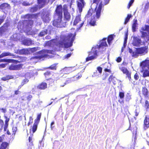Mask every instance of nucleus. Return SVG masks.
<instances>
[{
    "label": "nucleus",
    "instance_id": "nucleus-50",
    "mask_svg": "<svg viewBox=\"0 0 149 149\" xmlns=\"http://www.w3.org/2000/svg\"><path fill=\"white\" fill-rule=\"evenodd\" d=\"M22 4L24 6H28L30 4L29 3H28L26 2H24Z\"/></svg>",
    "mask_w": 149,
    "mask_h": 149
},
{
    "label": "nucleus",
    "instance_id": "nucleus-51",
    "mask_svg": "<svg viewBox=\"0 0 149 149\" xmlns=\"http://www.w3.org/2000/svg\"><path fill=\"white\" fill-rule=\"evenodd\" d=\"M29 80L27 79H25L24 80L23 82H22V85H23L24 84L28 82Z\"/></svg>",
    "mask_w": 149,
    "mask_h": 149
},
{
    "label": "nucleus",
    "instance_id": "nucleus-22",
    "mask_svg": "<svg viewBox=\"0 0 149 149\" xmlns=\"http://www.w3.org/2000/svg\"><path fill=\"white\" fill-rule=\"evenodd\" d=\"M73 68L74 67H66L63 68V71L66 72V73H68L74 70Z\"/></svg>",
    "mask_w": 149,
    "mask_h": 149
},
{
    "label": "nucleus",
    "instance_id": "nucleus-40",
    "mask_svg": "<svg viewBox=\"0 0 149 149\" xmlns=\"http://www.w3.org/2000/svg\"><path fill=\"white\" fill-rule=\"evenodd\" d=\"M13 132V134L15 135L16 131L17 130V128L16 127H13L12 129Z\"/></svg>",
    "mask_w": 149,
    "mask_h": 149
},
{
    "label": "nucleus",
    "instance_id": "nucleus-10",
    "mask_svg": "<svg viewBox=\"0 0 149 149\" xmlns=\"http://www.w3.org/2000/svg\"><path fill=\"white\" fill-rule=\"evenodd\" d=\"M94 15L95 14H93L92 13L91 10H90L88 11L87 14L86 15L85 17L86 18H88L90 17L92 15H93V16L91 17V20L89 22L90 24L92 26H94L95 25L96 20L95 17H94Z\"/></svg>",
    "mask_w": 149,
    "mask_h": 149
},
{
    "label": "nucleus",
    "instance_id": "nucleus-33",
    "mask_svg": "<svg viewBox=\"0 0 149 149\" xmlns=\"http://www.w3.org/2000/svg\"><path fill=\"white\" fill-rule=\"evenodd\" d=\"M115 79H116L113 76H110V77L109 78V81H112V82L114 84H116V81H113Z\"/></svg>",
    "mask_w": 149,
    "mask_h": 149
},
{
    "label": "nucleus",
    "instance_id": "nucleus-55",
    "mask_svg": "<svg viewBox=\"0 0 149 149\" xmlns=\"http://www.w3.org/2000/svg\"><path fill=\"white\" fill-rule=\"evenodd\" d=\"M9 120V118H7L5 121V123L6 125H8V122Z\"/></svg>",
    "mask_w": 149,
    "mask_h": 149
},
{
    "label": "nucleus",
    "instance_id": "nucleus-36",
    "mask_svg": "<svg viewBox=\"0 0 149 149\" xmlns=\"http://www.w3.org/2000/svg\"><path fill=\"white\" fill-rule=\"evenodd\" d=\"M41 114H39L38 116L36 119L35 120V123H37L38 124L41 118Z\"/></svg>",
    "mask_w": 149,
    "mask_h": 149
},
{
    "label": "nucleus",
    "instance_id": "nucleus-15",
    "mask_svg": "<svg viewBox=\"0 0 149 149\" xmlns=\"http://www.w3.org/2000/svg\"><path fill=\"white\" fill-rule=\"evenodd\" d=\"M22 65L21 64L15 65L12 64L9 67V69L10 70H18L22 67Z\"/></svg>",
    "mask_w": 149,
    "mask_h": 149
},
{
    "label": "nucleus",
    "instance_id": "nucleus-46",
    "mask_svg": "<svg viewBox=\"0 0 149 149\" xmlns=\"http://www.w3.org/2000/svg\"><path fill=\"white\" fill-rule=\"evenodd\" d=\"M97 69L98 71L99 72H98L101 74L102 72V68L100 67H98L97 68Z\"/></svg>",
    "mask_w": 149,
    "mask_h": 149
},
{
    "label": "nucleus",
    "instance_id": "nucleus-13",
    "mask_svg": "<svg viewBox=\"0 0 149 149\" xmlns=\"http://www.w3.org/2000/svg\"><path fill=\"white\" fill-rule=\"evenodd\" d=\"M132 44L134 46L139 47L145 45V42L141 41V40L139 38H135L133 40Z\"/></svg>",
    "mask_w": 149,
    "mask_h": 149
},
{
    "label": "nucleus",
    "instance_id": "nucleus-44",
    "mask_svg": "<svg viewBox=\"0 0 149 149\" xmlns=\"http://www.w3.org/2000/svg\"><path fill=\"white\" fill-rule=\"evenodd\" d=\"M34 17V15H31L30 14L27 15L26 16V18H33Z\"/></svg>",
    "mask_w": 149,
    "mask_h": 149
},
{
    "label": "nucleus",
    "instance_id": "nucleus-35",
    "mask_svg": "<svg viewBox=\"0 0 149 149\" xmlns=\"http://www.w3.org/2000/svg\"><path fill=\"white\" fill-rule=\"evenodd\" d=\"M13 60L11 59H1L0 60V62H12Z\"/></svg>",
    "mask_w": 149,
    "mask_h": 149
},
{
    "label": "nucleus",
    "instance_id": "nucleus-42",
    "mask_svg": "<svg viewBox=\"0 0 149 149\" xmlns=\"http://www.w3.org/2000/svg\"><path fill=\"white\" fill-rule=\"evenodd\" d=\"M134 79L136 80H138L139 78V77L138 74L137 73H136L134 75Z\"/></svg>",
    "mask_w": 149,
    "mask_h": 149
},
{
    "label": "nucleus",
    "instance_id": "nucleus-7",
    "mask_svg": "<svg viewBox=\"0 0 149 149\" xmlns=\"http://www.w3.org/2000/svg\"><path fill=\"white\" fill-rule=\"evenodd\" d=\"M106 40V38H105L102 40L100 42V45L99 46L97 45L95 47H93L92 49V50L93 51H94L96 49H98V50L100 52H101L102 51H104L105 50V48L103 47H105L107 45V44L105 41Z\"/></svg>",
    "mask_w": 149,
    "mask_h": 149
},
{
    "label": "nucleus",
    "instance_id": "nucleus-12",
    "mask_svg": "<svg viewBox=\"0 0 149 149\" xmlns=\"http://www.w3.org/2000/svg\"><path fill=\"white\" fill-rule=\"evenodd\" d=\"M42 18L43 21L45 22H49L51 19L50 13L47 11L43 13L42 16Z\"/></svg>",
    "mask_w": 149,
    "mask_h": 149
},
{
    "label": "nucleus",
    "instance_id": "nucleus-1",
    "mask_svg": "<svg viewBox=\"0 0 149 149\" xmlns=\"http://www.w3.org/2000/svg\"><path fill=\"white\" fill-rule=\"evenodd\" d=\"M76 35V33L74 32V33H70L68 36L61 35L59 42H58L57 40L54 39L48 41L47 45L52 47L56 45L60 47H64L67 48L72 46Z\"/></svg>",
    "mask_w": 149,
    "mask_h": 149
},
{
    "label": "nucleus",
    "instance_id": "nucleus-27",
    "mask_svg": "<svg viewBox=\"0 0 149 149\" xmlns=\"http://www.w3.org/2000/svg\"><path fill=\"white\" fill-rule=\"evenodd\" d=\"M9 5L7 3H5L2 4L0 6V9H4L6 8H9Z\"/></svg>",
    "mask_w": 149,
    "mask_h": 149
},
{
    "label": "nucleus",
    "instance_id": "nucleus-20",
    "mask_svg": "<svg viewBox=\"0 0 149 149\" xmlns=\"http://www.w3.org/2000/svg\"><path fill=\"white\" fill-rule=\"evenodd\" d=\"M47 0H38L39 7L41 8L46 4Z\"/></svg>",
    "mask_w": 149,
    "mask_h": 149
},
{
    "label": "nucleus",
    "instance_id": "nucleus-48",
    "mask_svg": "<svg viewBox=\"0 0 149 149\" xmlns=\"http://www.w3.org/2000/svg\"><path fill=\"white\" fill-rule=\"evenodd\" d=\"M134 1V0H131V1L130 2V3L128 4V6L127 8H130V6H131V5L132 4V3H133Z\"/></svg>",
    "mask_w": 149,
    "mask_h": 149
},
{
    "label": "nucleus",
    "instance_id": "nucleus-60",
    "mask_svg": "<svg viewBox=\"0 0 149 149\" xmlns=\"http://www.w3.org/2000/svg\"><path fill=\"white\" fill-rule=\"evenodd\" d=\"M32 98V96L31 95H29L27 97V100L29 101Z\"/></svg>",
    "mask_w": 149,
    "mask_h": 149
},
{
    "label": "nucleus",
    "instance_id": "nucleus-41",
    "mask_svg": "<svg viewBox=\"0 0 149 149\" xmlns=\"http://www.w3.org/2000/svg\"><path fill=\"white\" fill-rule=\"evenodd\" d=\"M145 107L149 108V102L147 100L145 101Z\"/></svg>",
    "mask_w": 149,
    "mask_h": 149
},
{
    "label": "nucleus",
    "instance_id": "nucleus-54",
    "mask_svg": "<svg viewBox=\"0 0 149 149\" xmlns=\"http://www.w3.org/2000/svg\"><path fill=\"white\" fill-rule=\"evenodd\" d=\"M134 129L132 131L133 133H136L137 132V128L135 127Z\"/></svg>",
    "mask_w": 149,
    "mask_h": 149
},
{
    "label": "nucleus",
    "instance_id": "nucleus-19",
    "mask_svg": "<svg viewBox=\"0 0 149 149\" xmlns=\"http://www.w3.org/2000/svg\"><path fill=\"white\" fill-rule=\"evenodd\" d=\"M38 124L37 123H35L32 127L30 129V133L32 132L33 134L36 132L37 129Z\"/></svg>",
    "mask_w": 149,
    "mask_h": 149
},
{
    "label": "nucleus",
    "instance_id": "nucleus-43",
    "mask_svg": "<svg viewBox=\"0 0 149 149\" xmlns=\"http://www.w3.org/2000/svg\"><path fill=\"white\" fill-rule=\"evenodd\" d=\"M142 31H146V25H145L144 26H143L141 28V30H140V32Z\"/></svg>",
    "mask_w": 149,
    "mask_h": 149
},
{
    "label": "nucleus",
    "instance_id": "nucleus-31",
    "mask_svg": "<svg viewBox=\"0 0 149 149\" xmlns=\"http://www.w3.org/2000/svg\"><path fill=\"white\" fill-rule=\"evenodd\" d=\"M131 14H128L127 17L126 18L125 22V24H126L129 21L130 19L132 17Z\"/></svg>",
    "mask_w": 149,
    "mask_h": 149
},
{
    "label": "nucleus",
    "instance_id": "nucleus-23",
    "mask_svg": "<svg viewBox=\"0 0 149 149\" xmlns=\"http://www.w3.org/2000/svg\"><path fill=\"white\" fill-rule=\"evenodd\" d=\"M127 36H128L127 33L125 34V40H124V44H123V47L122 48V49H121V52H122L123 51L124 49L125 48V47L126 46L127 40Z\"/></svg>",
    "mask_w": 149,
    "mask_h": 149
},
{
    "label": "nucleus",
    "instance_id": "nucleus-28",
    "mask_svg": "<svg viewBox=\"0 0 149 149\" xmlns=\"http://www.w3.org/2000/svg\"><path fill=\"white\" fill-rule=\"evenodd\" d=\"M8 145V143L6 142L2 143L1 145L0 149H5Z\"/></svg>",
    "mask_w": 149,
    "mask_h": 149
},
{
    "label": "nucleus",
    "instance_id": "nucleus-8",
    "mask_svg": "<svg viewBox=\"0 0 149 149\" xmlns=\"http://www.w3.org/2000/svg\"><path fill=\"white\" fill-rule=\"evenodd\" d=\"M49 51L46 50H43L38 52L39 55L38 56H35L31 58V60L36 59H40L44 57H46Z\"/></svg>",
    "mask_w": 149,
    "mask_h": 149
},
{
    "label": "nucleus",
    "instance_id": "nucleus-58",
    "mask_svg": "<svg viewBox=\"0 0 149 149\" xmlns=\"http://www.w3.org/2000/svg\"><path fill=\"white\" fill-rule=\"evenodd\" d=\"M103 76H104V77H103L102 79L103 80H104L107 77V75L106 74H103Z\"/></svg>",
    "mask_w": 149,
    "mask_h": 149
},
{
    "label": "nucleus",
    "instance_id": "nucleus-5",
    "mask_svg": "<svg viewBox=\"0 0 149 149\" xmlns=\"http://www.w3.org/2000/svg\"><path fill=\"white\" fill-rule=\"evenodd\" d=\"M141 66L142 68L143 77L149 76V60H146L143 61L141 64Z\"/></svg>",
    "mask_w": 149,
    "mask_h": 149
},
{
    "label": "nucleus",
    "instance_id": "nucleus-39",
    "mask_svg": "<svg viewBox=\"0 0 149 149\" xmlns=\"http://www.w3.org/2000/svg\"><path fill=\"white\" fill-rule=\"evenodd\" d=\"M119 96L120 99L123 98L124 96V93L122 92H120L119 93Z\"/></svg>",
    "mask_w": 149,
    "mask_h": 149
},
{
    "label": "nucleus",
    "instance_id": "nucleus-6",
    "mask_svg": "<svg viewBox=\"0 0 149 149\" xmlns=\"http://www.w3.org/2000/svg\"><path fill=\"white\" fill-rule=\"evenodd\" d=\"M147 49L148 47L146 46L136 49V53H134L133 56L137 57L139 54L141 55H144L147 53Z\"/></svg>",
    "mask_w": 149,
    "mask_h": 149
},
{
    "label": "nucleus",
    "instance_id": "nucleus-30",
    "mask_svg": "<svg viewBox=\"0 0 149 149\" xmlns=\"http://www.w3.org/2000/svg\"><path fill=\"white\" fill-rule=\"evenodd\" d=\"M13 77L10 76H7L6 77H4L1 78V79L4 81H6L9 79L13 78Z\"/></svg>",
    "mask_w": 149,
    "mask_h": 149
},
{
    "label": "nucleus",
    "instance_id": "nucleus-38",
    "mask_svg": "<svg viewBox=\"0 0 149 149\" xmlns=\"http://www.w3.org/2000/svg\"><path fill=\"white\" fill-rule=\"evenodd\" d=\"M129 52L131 54V55L133 57H136L133 56V54H134V53H136V50L135 52H133L132 49L130 48L129 49Z\"/></svg>",
    "mask_w": 149,
    "mask_h": 149
},
{
    "label": "nucleus",
    "instance_id": "nucleus-45",
    "mask_svg": "<svg viewBox=\"0 0 149 149\" xmlns=\"http://www.w3.org/2000/svg\"><path fill=\"white\" fill-rule=\"evenodd\" d=\"M44 74L46 78L47 77V76H50L51 75V73L49 72H45V73H44Z\"/></svg>",
    "mask_w": 149,
    "mask_h": 149
},
{
    "label": "nucleus",
    "instance_id": "nucleus-17",
    "mask_svg": "<svg viewBox=\"0 0 149 149\" xmlns=\"http://www.w3.org/2000/svg\"><path fill=\"white\" fill-rule=\"evenodd\" d=\"M137 22V20L136 19H134L133 20V24L132 25V30L133 32L136 31V28L138 26V24Z\"/></svg>",
    "mask_w": 149,
    "mask_h": 149
},
{
    "label": "nucleus",
    "instance_id": "nucleus-61",
    "mask_svg": "<svg viewBox=\"0 0 149 149\" xmlns=\"http://www.w3.org/2000/svg\"><path fill=\"white\" fill-rule=\"evenodd\" d=\"M29 23L30 25H31L33 24V22L32 20H30L29 21Z\"/></svg>",
    "mask_w": 149,
    "mask_h": 149
},
{
    "label": "nucleus",
    "instance_id": "nucleus-25",
    "mask_svg": "<svg viewBox=\"0 0 149 149\" xmlns=\"http://www.w3.org/2000/svg\"><path fill=\"white\" fill-rule=\"evenodd\" d=\"M47 84L45 83H42L38 87V88L41 89H44L47 88Z\"/></svg>",
    "mask_w": 149,
    "mask_h": 149
},
{
    "label": "nucleus",
    "instance_id": "nucleus-59",
    "mask_svg": "<svg viewBox=\"0 0 149 149\" xmlns=\"http://www.w3.org/2000/svg\"><path fill=\"white\" fill-rule=\"evenodd\" d=\"M121 58L120 57H118L116 60V61L118 62H120L121 61Z\"/></svg>",
    "mask_w": 149,
    "mask_h": 149
},
{
    "label": "nucleus",
    "instance_id": "nucleus-62",
    "mask_svg": "<svg viewBox=\"0 0 149 149\" xmlns=\"http://www.w3.org/2000/svg\"><path fill=\"white\" fill-rule=\"evenodd\" d=\"M3 112L5 113L6 112V109H5L2 108L1 109Z\"/></svg>",
    "mask_w": 149,
    "mask_h": 149
},
{
    "label": "nucleus",
    "instance_id": "nucleus-49",
    "mask_svg": "<svg viewBox=\"0 0 149 149\" xmlns=\"http://www.w3.org/2000/svg\"><path fill=\"white\" fill-rule=\"evenodd\" d=\"M33 119L32 117H30L29 121L28 123V125H29L33 122Z\"/></svg>",
    "mask_w": 149,
    "mask_h": 149
},
{
    "label": "nucleus",
    "instance_id": "nucleus-34",
    "mask_svg": "<svg viewBox=\"0 0 149 149\" xmlns=\"http://www.w3.org/2000/svg\"><path fill=\"white\" fill-rule=\"evenodd\" d=\"M113 37L112 35L109 36L107 39L108 42L110 45L111 44V41L113 40Z\"/></svg>",
    "mask_w": 149,
    "mask_h": 149
},
{
    "label": "nucleus",
    "instance_id": "nucleus-3",
    "mask_svg": "<svg viewBox=\"0 0 149 149\" xmlns=\"http://www.w3.org/2000/svg\"><path fill=\"white\" fill-rule=\"evenodd\" d=\"M110 0H94L91 6L92 10H95L96 17L98 19L100 16L101 12L102 5H106L109 3Z\"/></svg>",
    "mask_w": 149,
    "mask_h": 149
},
{
    "label": "nucleus",
    "instance_id": "nucleus-32",
    "mask_svg": "<svg viewBox=\"0 0 149 149\" xmlns=\"http://www.w3.org/2000/svg\"><path fill=\"white\" fill-rule=\"evenodd\" d=\"M100 74L96 70L93 73V74L92 75V77H99Z\"/></svg>",
    "mask_w": 149,
    "mask_h": 149
},
{
    "label": "nucleus",
    "instance_id": "nucleus-64",
    "mask_svg": "<svg viewBox=\"0 0 149 149\" xmlns=\"http://www.w3.org/2000/svg\"><path fill=\"white\" fill-rule=\"evenodd\" d=\"M146 31L149 32V25H146Z\"/></svg>",
    "mask_w": 149,
    "mask_h": 149
},
{
    "label": "nucleus",
    "instance_id": "nucleus-63",
    "mask_svg": "<svg viewBox=\"0 0 149 149\" xmlns=\"http://www.w3.org/2000/svg\"><path fill=\"white\" fill-rule=\"evenodd\" d=\"M71 55V54H68L66 55V56H65V57L66 58H68V57H69Z\"/></svg>",
    "mask_w": 149,
    "mask_h": 149
},
{
    "label": "nucleus",
    "instance_id": "nucleus-47",
    "mask_svg": "<svg viewBox=\"0 0 149 149\" xmlns=\"http://www.w3.org/2000/svg\"><path fill=\"white\" fill-rule=\"evenodd\" d=\"M37 9V7H35L33 8H32L31 10V11L32 12H34L36 11Z\"/></svg>",
    "mask_w": 149,
    "mask_h": 149
},
{
    "label": "nucleus",
    "instance_id": "nucleus-2",
    "mask_svg": "<svg viewBox=\"0 0 149 149\" xmlns=\"http://www.w3.org/2000/svg\"><path fill=\"white\" fill-rule=\"evenodd\" d=\"M78 9V15L76 16L74 20L73 25L76 26V29L79 30L82 26L84 24V21L81 20V14L82 9L85 5L84 0H77V1Z\"/></svg>",
    "mask_w": 149,
    "mask_h": 149
},
{
    "label": "nucleus",
    "instance_id": "nucleus-53",
    "mask_svg": "<svg viewBox=\"0 0 149 149\" xmlns=\"http://www.w3.org/2000/svg\"><path fill=\"white\" fill-rule=\"evenodd\" d=\"M3 121L2 122H0V130H1L2 127V126L3 125Z\"/></svg>",
    "mask_w": 149,
    "mask_h": 149
},
{
    "label": "nucleus",
    "instance_id": "nucleus-18",
    "mask_svg": "<svg viewBox=\"0 0 149 149\" xmlns=\"http://www.w3.org/2000/svg\"><path fill=\"white\" fill-rule=\"evenodd\" d=\"M94 51L95 52L94 53V55L93 56H90L89 57L86 58V61H88L89 60H91L93 59L96 58V55L97 54V50L95 49ZM93 51H94V50Z\"/></svg>",
    "mask_w": 149,
    "mask_h": 149
},
{
    "label": "nucleus",
    "instance_id": "nucleus-29",
    "mask_svg": "<svg viewBox=\"0 0 149 149\" xmlns=\"http://www.w3.org/2000/svg\"><path fill=\"white\" fill-rule=\"evenodd\" d=\"M11 55V54L9 52H4L2 53L0 55V58H2Z\"/></svg>",
    "mask_w": 149,
    "mask_h": 149
},
{
    "label": "nucleus",
    "instance_id": "nucleus-11",
    "mask_svg": "<svg viewBox=\"0 0 149 149\" xmlns=\"http://www.w3.org/2000/svg\"><path fill=\"white\" fill-rule=\"evenodd\" d=\"M120 69L124 74H125L126 75L127 77L130 81L132 83L134 82V81L132 79H131V73L127 70V68L125 67H122L120 68Z\"/></svg>",
    "mask_w": 149,
    "mask_h": 149
},
{
    "label": "nucleus",
    "instance_id": "nucleus-4",
    "mask_svg": "<svg viewBox=\"0 0 149 149\" xmlns=\"http://www.w3.org/2000/svg\"><path fill=\"white\" fill-rule=\"evenodd\" d=\"M62 6L59 5L57 6L56 10V13L55 15V20L53 22L54 26L57 27H61L63 25L62 21Z\"/></svg>",
    "mask_w": 149,
    "mask_h": 149
},
{
    "label": "nucleus",
    "instance_id": "nucleus-52",
    "mask_svg": "<svg viewBox=\"0 0 149 149\" xmlns=\"http://www.w3.org/2000/svg\"><path fill=\"white\" fill-rule=\"evenodd\" d=\"M126 98L128 100H129L131 99V95H130L129 94L127 93Z\"/></svg>",
    "mask_w": 149,
    "mask_h": 149
},
{
    "label": "nucleus",
    "instance_id": "nucleus-56",
    "mask_svg": "<svg viewBox=\"0 0 149 149\" xmlns=\"http://www.w3.org/2000/svg\"><path fill=\"white\" fill-rule=\"evenodd\" d=\"M104 71L105 72H111V70L110 69H108L107 68H105L104 69Z\"/></svg>",
    "mask_w": 149,
    "mask_h": 149
},
{
    "label": "nucleus",
    "instance_id": "nucleus-57",
    "mask_svg": "<svg viewBox=\"0 0 149 149\" xmlns=\"http://www.w3.org/2000/svg\"><path fill=\"white\" fill-rule=\"evenodd\" d=\"M50 68L52 70L56 69V67L55 65H52L50 67Z\"/></svg>",
    "mask_w": 149,
    "mask_h": 149
},
{
    "label": "nucleus",
    "instance_id": "nucleus-14",
    "mask_svg": "<svg viewBox=\"0 0 149 149\" xmlns=\"http://www.w3.org/2000/svg\"><path fill=\"white\" fill-rule=\"evenodd\" d=\"M67 7L66 5L63 6V11L64 19L68 21L70 18V15L67 10Z\"/></svg>",
    "mask_w": 149,
    "mask_h": 149
},
{
    "label": "nucleus",
    "instance_id": "nucleus-26",
    "mask_svg": "<svg viewBox=\"0 0 149 149\" xmlns=\"http://www.w3.org/2000/svg\"><path fill=\"white\" fill-rule=\"evenodd\" d=\"M143 94L145 96L148 97V91L147 89L145 87H143L142 91Z\"/></svg>",
    "mask_w": 149,
    "mask_h": 149
},
{
    "label": "nucleus",
    "instance_id": "nucleus-37",
    "mask_svg": "<svg viewBox=\"0 0 149 149\" xmlns=\"http://www.w3.org/2000/svg\"><path fill=\"white\" fill-rule=\"evenodd\" d=\"M47 31L46 30H45L43 31H42L40 33L39 35L40 36H43L45 35L47 33Z\"/></svg>",
    "mask_w": 149,
    "mask_h": 149
},
{
    "label": "nucleus",
    "instance_id": "nucleus-21",
    "mask_svg": "<svg viewBox=\"0 0 149 149\" xmlns=\"http://www.w3.org/2000/svg\"><path fill=\"white\" fill-rule=\"evenodd\" d=\"M33 43L32 40L29 39L25 40L23 42V44L26 45H30Z\"/></svg>",
    "mask_w": 149,
    "mask_h": 149
},
{
    "label": "nucleus",
    "instance_id": "nucleus-9",
    "mask_svg": "<svg viewBox=\"0 0 149 149\" xmlns=\"http://www.w3.org/2000/svg\"><path fill=\"white\" fill-rule=\"evenodd\" d=\"M40 49L39 47H36L32 48H29L28 50L24 49H22L19 50V53L21 54H25L27 53L28 51L29 53H33Z\"/></svg>",
    "mask_w": 149,
    "mask_h": 149
},
{
    "label": "nucleus",
    "instance_id": "nucleus-16",
    "mask_svg": "<svg viewBox=\"0 0 149 149\" xmlns=\"http://www.w3.org/2000/svg\"><path fill=\"white\" fill-rule=\"evenodd\" d=\"M144 123V128L146 130L149 127V118L146 117Z\"/></svg>",
    "mask_w": 149,
    "mask_h": 149
},
{
    "label": "nucleus",
    "instance_id": "nucleus-24",
    "mask_svg": "<svg viewBox=\"0 0 149 149\" xmlns=\"http://www.w3.org/2000/svg\"><path fill=\"white\" fill-rule=\"evenodd\" d=\"M141 37L142 38L146 37L147 40L149 41V33L148 34L146 32L143 31H141Z\"/></svg>",
    "mask_w": 149,
    "mask_h": 149
}]
</instances>
